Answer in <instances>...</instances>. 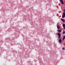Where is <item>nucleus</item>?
Here are the masks:
<instances>
[{"label":"nucleus","instance_id":"obj_1","mask_svg":"<svg viewBox=\"0 0 65 65\" xmlns=\"http://www.w3.org/2000/svg\"><path fill=\"white\" fill-rule=\"evenodd\" d=\"M65 12H63V15L62 16V18H65Z\"/></svg>","mask_w":65,"mask_h":65},{"label":"nucleus","instance_id":"obj_2","mask_svg":"<svg viewBox=\"0 0 65 65\" xmlns=\"http://www.w3.org/2000/svg\"><path fill=\"white\" fill-rule=\"evenodd\" d=\"M58 35L59 38H60V37H61V34L59 33H58Z\"/></svg>","mask_w":65,"mask_h":65},{"label":"nucleus","instance_id":"obj_3","mask_svg":"<svg viewBox=\"0 0 65 65\" xmlns=\"http://www.w3.org/2000/svg\"><path fill=\"white\" fill-rule=\"evenodd\" d=\"M60 2H61L62 4H64V3H63V0H60Z\"/></svg>","mask_w":65,"mask_h":65},{"label":"nucleus","instance_id":"obj_4","mask_svg":"<svg viewBox=\"0 0 65 65\" xmlns=\"http://www.w3.org/2000/svg\"><path fill=\"white\" fill-rule=\"evenodd\" d=\"M59 41L60 42V43H61V42H62V41L60 39H59Z\"/></svg>","mask_w":65,"mask_h":65},{"label":"nucleus","instance_id":"obj_5","mask_svg":"<svg viewBox=\"0 0 65 65\" xmlns=\"http://www.w3.org/2000/svg\"><path fill=\"white\" fill-rule=\"evenodd\" d=\"M61 21H62V22H65V21H64V19H61Z\"/></svg>","mask_w":65,"mask_h":65},{"label":"nucleus","instance_id":"obj_6","mask_svg":"<svg viewBox=\"0 0 65 65\" xmlns=\"http://www.w3.org/2000/svg\"><path fill=\"white\" fill-rule=\"evenodd\" d=\"M57 28H58V29H60V26L59 25L57 26Z\"/></svg>","mask_w":65,"mask_h":65},{"label":"nucleus","instance_id":"obj_7","mask_svg":"<svg viewBox=\"0 0 65 65\" xmlns=\"http://www.w3.org/2000/svg\"><path fill=\"white\" fill-rule=\"evenodd\" d=\"M62 26L63 27H65V24H62Z\"/></svg>","mask_w":65,"mask_h":65},{"label":"nucleus","instance_id":"obj_8","mask_svg":"<svg viewBox=\"0 0 65 65\" xmlns=\"http://www.w3.org/2000/svg\"><path fill=\"white\" fill-rule=\"evenodd\" d=\"M58 32H61V30H58Z\"/></svg>","mask_w":65,"mask_h":65},{"label":"nucleus","instance_id":"obj_9","mask_svg":"<svg viewBox=\"0 0 65 65\" xmlns=\"http://www.w3.org/2000/svg\"><path fill=\"white\" fill-rule=\"evenodd\" d=\"M65 31H64L63 32V34H65Z\"/></svg>","mask_w":65,"mask_h":65},{"label":"nucleus","instance_id":"obj_10","mask_svg":"<svg viewBox=\"0 0 65 65\" xmlns=\"http://www.w3.org/2000/svg\"><path fill=\"white\" fill-rule=\"evenodd\" d=\"M63 38L64 39V38H65V36H64L63 37Z\"/></svg>","mask_w":65,"mask_h":65},{"label":"nucleus","instance_id":"obj_11","mask_svg":"<svg viewBox=\"0 0 65 65\" xmlns=\"http://www.w3.org/2000/svg\"><path fill=\"white\" fill-rule=\"evenodd\" d=\"M64 48H62L63 50H64Z\"/></svg>","mask_w":65,"mask_h":65},{"label":"nucleus","instance_id":"obj_12","mask_svg":"<svg viewBox=\"0 0 65 65\" xmlns=\"http://www.w3.org/2000/svg\"><path fill=\"white\" fill-rule=\"evenodd\" d=\"M64 39L63 38V39H62V40L63 41V40H64Z\"/></svg>","mask_w":65,"mask_h":65},{"label":"nucleus","instance_id":"obj_13","mask_svg":"<svg viewBox=\"0 0 65 65\" xmlns=\"http://www.w3.org/2000/svg\"><path fill=\"white\" fill-rule=\"evenodd\" d=\"M63 29H65V27H63Z\"/></svg>","mask_w":65,"mask_h":65},{"label":"nucleus","instance_id":"obj_14","mask_svg":"<svg viewBox=\"0 0 65 65\" xmlns=\"http://www.w3.org/2000/svg\"><path fill=\"white\" fill-rule=\"evenodd\" d=\"M63 11H64V12H65V9H64V10H63Z\"/></svg>","mask_w":65,"mask_h":65}]
</instances>
